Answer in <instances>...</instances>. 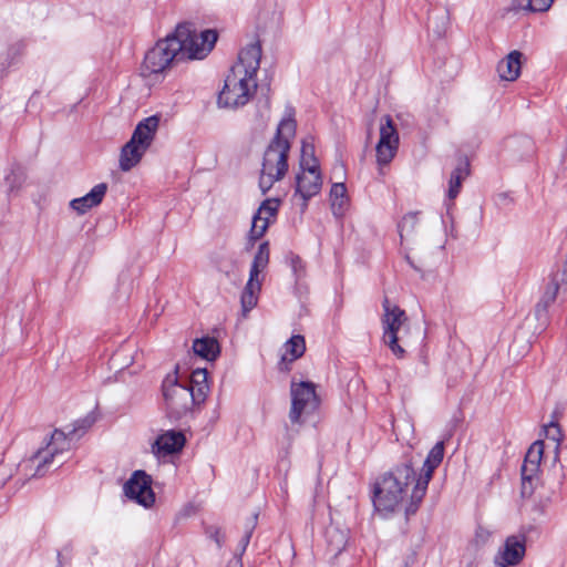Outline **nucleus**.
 <instances>
[{"instance_id": "aec40b11", "label": "nucleus", "mask_w": 567, "mask_h": 567, "mask_svg": "<svg viewBox=\"0 0 567 567\" xmlns=\"http://www.w3.org/2000/svg\"><path fill=\"white\" fill-rule=\"evenodd\" d=\"M268 262L269 246L268 243H262L259 245L258 250L255 255L247 284H260L261 281H264L265 277L262 272L266 269Z\"/></svg>"}, {"instance_id": "7ed1b4c3", "label": "nucleus", "mask_w": 567, "mask_h": 567, "mask_svg": "<svg viewBox=\"0 0 567 567\" xmlns=\"http://www.w3.org/2000/svg\"><path fill=\"white\" fill-rule=\"evenodd\" d=\"M297 124L291 116L280 121L277 132L265 151L259 187L262 193L269 190L275 183L281 181L288 172V153L290 143L296 135Z\"/></svg>"}, {"instance_id": "0eeeda50", "label": "nucleus", "mask_w": 567, "mask_h": 567, "mask_svg": "<svg viewBox=\"0 0 567 567\" xmlns=\"http://www.w3.org/2000/svg\"><path fill=\"white\" fill-rule=\"evenodd\" d=\"M171 34L182 47L179 53L182 61L204 59L213 50L218 39L215 30L196 32L188 24H178Z\"/></svg>"}, {"instance_id": "cd10ccee", "label": "nucleus", "mask_w": 567, "mask_h": 567, "mask_svg": "<svg viewBox=\"0 0 567 567\" xmlns=\"http://www.w3.org/2000/svg\"><path fill=\"white\" fill-rule=\"evenodd\" d=\"M467 165L458 166L452 172L447 192L450 199H454L458 195L462 182L467 176Z\"/></svg>"}, {"instance_id": "6e6552de", "label": "nucleus", "mask_w": 567, "mask_h": 567, "mask_svg": "<svg viewBox=\"0 0 567 567\" xmlns=\"http://www.w3.org/2000/svg\"><path fill=\"white\" fill-rule=\"evenodd\" d=\"M163 395L167 410L174 417H181L195 403H199L195 389L188 383H182L176 374H168L163 382Z\"/></svg>"}, {"instance_id": "f8f14e48", "label": "nucleus", "mask_w": 567, "mask_h": 567, "mask_svg": "<svg viewBox=\"0 0 567 567\" xmlns=\"http://www.w3.org/2000/svg\"><path fill=\"white\" fill-rule=\"evenodd\" d=\"M151 477L142 471H136L124 485L125 495L144 507H151L155 494L151 487Z\"/></svg>"}, {"instance_id": "72a5a7b5", "label": "nucleus", "mask_w": 567, "mask_h": 567, "mask_svg": "<svg viewBox=\"0 0 567 567\" xmlns=\"http://www.w3.org/2000/svg\"><path fill=\"white\" fill-rule=\"evenodd\" d=\"M289 261H290L293 272L297 275L296 279L297 280L300 279L299 274H301L303 271L302 260L298 256L291 255L289 258Z\"/></svg>"}, {"instance_id": "393cba45", "label": "nucleus", "mask_w": 567, "mask_h": 567, "mask_svg": "<svg viewBox=\"0 0 567 567\" xmlns=\"http://www.w3.org/2000/svg\"><path fill=\"white\" fill-rule=\"evenodd\" d=\"M419 226L417 213H408L398 224L401 243H410L416 235Z\"/></svg>"}, {"instance_id": "9d476101", "label": "nucleus", "mask_w": 567, "mask_h": 567, "mask_svg": "<svg viewBox=\"0 0 567 567\" xmlns=\"http://www.w3.org/2000/svg\"><path fill=\"white\" fill-rule=\"evenodd\" d=\"M383 342L390 348L391 352L395 357L401 359L404 357L405 350L403 349V346L398 344L396 333L409 322V318L404 310L389 301L388 298L383 301Z\"/></svg>"}, {"instance_id": "e433bc0d", "label": "nucleus", "mask_w": 567, "mask_h": 567, "mask_svg": "<svg viewBox=\"0 0 567 567\" xmlns=\"http://www.w3.org/2000/svg\"><path fill=\"white\" fill-rule=\"evenodd\" d=\"M561 284H567V254H566V259L564 261V265L561 267V279H560Z\"/></svg>"}, {"instance_id": "c756f323", "label": "nucleus", "mask_w": 567, "mask_h": 567, "mask_svg": "<svg viewBox=\"0 0 567 567\" xmlns=\"http://www.w3.org/2000/svg\"><path fill=\"white\" fill-rule=\"evenodd\" d=\"M545 435L548 440H551L555 442V451L556 454L558 453L559 444L561 442L563 435L560 427L557 423L550 422L548 425L545 426Z\"/></svg>"}, {"instance_id": "a878e982", "label": "nucleus", "mask_w": 567, "mask_h": 567, "mask_svg": "<svg viewBox=\"0 0 567 567\" xmlns=\"http://www.w3.org/2000/svg\"><path fill=\"white\" fill-rule=\"evenodd\" d=\"M185 383H187V381ZM188 385L195 389V394L198 401H204L208 391L206 370L197 369L193 371Z\"/></svg>"}, {"instance_id": "f257e3e1", "label": "nucleus", "mask_w": 567, "mask_h": 567, "mask_svg": "<svg viewBox=\"0 0 567 567\" xmlns=\"http://www.w3.org/2000/svg\"><path fill=\"white\" fill-rule=\"evenodd\" d=\"M443 457L444 442L440 441L429 452L419 475L410 463L398 465L384 474L375 483L373 497L375 509L388 514L404 508L406 517L414 515Z\"/></svg>"}, {"instance_id": "4be33fe9", "label": "nucleus", "mask_w": 567, "mask_h": 567, "mask_svg": "<svg viewBox=\"0 0 567 567\" xmlns=\"http://www.w3.org/2000/svg\"><path fill=\"white\" fill-rule=\"evenodd\" d=\"M331 209L334 216L341 217L349 208V197L343 183H336L330 190Z\"/></svg>"}, {"instance_id": "a211bd4d", "label": "nucleus", "mask_w": 567, "mask_h": 567, "mask_svg": "<svg viewBox=\"0 0 567 567\" xmlns=\"http://www.w3.org/2000/svg\"><path fill=\"white\" fill-rule=\"evenodd\" d=\"M544 454V443L542 441L534 442L528 449L523 466H522V477H523V488H526V482H529L537 475L540 461Z\"/></svg>"}, {"instance_id": "6ab92c4d", "label": "nucleus", "mask_w": 567, "mask_h": 567, "mask_svg": "<svg viewBox=\"0 0 567 567\" xmlns=\"http://www.w3.org/2000/svg\"><path fill=\"white\" fill-rule=\"evenodd\" d=\"M306 351L305 338L300 334L292 336L284 344V353L281 355L280 370L289 371V363L299 359Z\"/></svg>"}, {"instance_id": "20e7f679", "label": "nucleus", "mask_w": 567, "mask_h": 567, "mask_svg": "<svg viewBox=\"0 0 567 567\" xmlns=\"http://www.w3.org/2000/svg\"><path fill=\"white\" fill-rule=\"evenodd\" d=\"M181 45L167 34L146 51L140 66V75L151 84L162 82L176 62L182 61Z\"/></svg>"}, {"instance_id": "423d86ee", "label": "nucleus", "mask_w": 567, "mask_h": 567, "mask_svg": "<svg viewBox=\"0 0 567 567\" xmlns=\"http://www.w3.org/2000/svg\"><path fill=\"white\" fill-rule=\"evenodd\" d=\"M158 124L159 118L156 115L146 117L137 124L131 140L121 150V171L128 172L141 162L155 137Z\"/></svg>"}, {"instance_id": "dca6fc26", "label": "nucleus", "mask_w": 567, "mask_h": 567, "mask_svg": "<svg viewBox=\"0 0 567 567\" xmlns=\"http://www.w3.org/2000/svg\"><path fill=\"white\" fill-rule=\"evenodd\" d=\"M186 442L181 431L168 430L159 434L152 444V453L157 457H165L182 451Z\"/></svg>"}, {"instance_id": "7c9ffc66", "label": "nucleus", "mask_w": 567, "mask_h": 567, "mask_svg": "<svg viewBox=\"0 0 567 567\" xmlns=\"http://www.w3.org/2000/svg\"><path fill=\"white\" fill-rule=\"evenodd\" d=\"M558 290L559 286H546V290L543 292V298L540 302L537 305V310H545L551 302H554L557 297Z\"/></svg>"}, {"instance_id": "f704fd0d", "label": "nucleus", "mask_w": 567, "mask_h": 567, "mask_svg": "<svg viewBox=\"0 0 567 567\" xmlns=\"http://www.w3.org/2000/svg\"><path fill=\"white\" fill-rule=\"evenodd\" d=\"M251 533H252V527L249 528L245 535L243 536L240 543H239V546H240V551H239V556L244 554V551L246 550L249 542H250V537H251Z\"/></svg>"}, {"instance_id": "2f4dec72", "label": "nucleus", "mask_w": 567, "mask_h": 567, "mask_svg": "<svg viewBox=\"0 0 567 567\" xmlns=\"http://www.w3.org/2000/svg\"><path fill=\"white\" fill-rule=\"evenodd\" d=\"M398 344L403 346V349L408 348L411 344V327L410 322H408L404 327H402L396 333Z\"/></svg>"}, {"instance_id": "bb28decb", "label": "nucleus", "mask_w": 567, "mask_h": 567, "mask_svg": "<svg viewBox=\"0 0 567 567\" xmlns=\"http://www.w3.org/2000/svg\"><path fill=\"white\" fill-rule=\"evenodd\" d=\"M261 286H245L241 295V310L243 315L246 316L251 309L257 306Z\"/></svg>"}, {"instance_id": "c85d7f7f", "label": "nucleus", "mask_w": 567, "mask_h": 567, "mask_svg": "<svg viewBox=\"0 0 567 567\" xmlns=\"http://www.w3.org/2000/svg\"><path fill=\"white\" fill-rule=\"evenodd\" d=\"M311 164L318 165V162L313 156V146L311 144L303 143L301 147L300 168L311 167Z\"/></svg>"}, {"instance_id": "4468645a", "label": "nucleus", "mask_w": 567, "mask_h": 567, "mask_svg": "<svg viewBox=\"0 0 567 567\" xmlns=\"http://www.w3.org/2000/svg\"><path fill=\"white\" fill-rule=\"evenodd\" d=\"M525 555V537L513 535L506 538L503 547L495 556L496 567L515 566L520 563Z\"/></svg>"}, {"instance_id": "ddd939ff", "label": "nucleus", "mask_w": 567, "mask_h": 567, "mask_svg": "<svg viewBox=\"0 0 567 567\" xmlns=\"http://www.w3.org/2000/svg\"><path fill=\"white\" fill-rule=\"evenodd\" d=\"M322 186V178L319 166L311 164V167L300 168L296 177V195H299L306 206L307 200L319 194Z\"/></svg>"}, {"instance_id": "473e14b6", "label": "nucleus", "mask_w": 567, "mask_h": 567, "mask_svg": "<svg viewBox=\"0 0 567 567\" xmlns=\"http://www.w3.org/2000/svg\"><path fill=\"white\" fill-rule=\"evenodd\" d=\"M554 0H528L527 8L533 12H544L547 11Z\"/></svg>"}, {"instance_id": "39448f33", "label": "nucleus", "mask_w": 567, "mask_h": 567, "mask_svg": "<svg viewBox=\"0 0 567 567\" xmlns=\"http://www.w3.org/2000/svg\"><path fill=\"white\" fill-rule=\"evenodd\" d=\"M91 423V421L83 420L78 422L69 432L55 430L51 434L50 441L45 447L40 449L30 460V463L35 465L33 476H42L44 474L43 468L47 465L52 464L55 461L61 462V456L70 451L73 441L82 435Z\"/></svg>"}, {"instance_id": "2eb2a0df", "label": "nucleus", "mask_w": 567, "mask_h": 567, "mask_svg": "<svg viewBox=\"0 0 567 567\" xmlns=\"http://www.w3.org/2000/svg\"><path fill=\"white\" fill-rule=\"evenodd\" d=\"M279 204L278 199H266L262 202L252 217L251 228L249 231L251 240H257L264 236L270 223L276 218Z\"/></svg>"}, {"instance_id": "9b49d317", "label": "nucleus", "mask_w": 567, "mask_h": 567, "mask_svg": "<svg viewBox=\"0 0 567 567\" xmlns=\"http://www.w3.org/2000/svg\"><path fill=\"white\" fill-rule=\"evenodd\" d=\"M379 131L380 136L375 145V157L380 174H384L383 169L389 166L398 153L400 137L396 126L389 115L381 118Z\"/></svg>"}, {"instance_id": "f3484780", "label": "nucleus", "mask_w": 567, "mask_h": 567, "mask_svg": "<svg viewBox=\"0 0 567 567\" xmlns=\"http://www.w3.org/2000/svg\"><path fill=\"white\" fill-rule=\"evenodd\" d=\"M107 192V185L100 183L95 185L87 194L74 198L70 202V207L78 214L84 215L90 209L99 206Z\"/></svg>"}, {"instance_id": "5701e85b", "label": "nucleus", "mask_w": 567, "mask_h": 567, "mask_svg": "<svg viewBox=\"0 0 567 567\" xmlns=\"http://www.w3.org/2000/svg\"><path fill=\"white\" fill-rule=\"evenodd\" d=\"M193 350L196 355L208 361L215 360L220 352L217 339L212 337L196 339L193 343Z\"/></svg>"}, {"instance_id": "c9c22d12", "label": "nucleus", "mask_w": 567, "mask_h": 567, "mask_svg": "<svg viewBox=\"0 0 567 567\" xmlns=\"http://www.w3.org/2000/svg\"><path fill=\"white\" fill-rule=\"evenodd\" d=\"M209 535L216 542L217 546L221 547L223 542H224V535L221 534V532L218 528L214 527V528H210Z\"/></svg>"}, {"instance_id": "b1692460", "label": "nucleus", "mask_w": 567, "mask_h": 567, "mask_svg": "<svg viewBox=\"0 0 567 567\" xmlns=\"http://www.w3.org/2000/svg\"><path fill=\"white\" fill-rule=\"evenodd\" d=\"M328 550L332 556H338L348 544V530L330 526L326 532Z\"/></svg>"}, {"instance_id": "412c9836", "label": "nucleus", "mask_w": 567, "mask_h": 567, "mask_svg": "<svg viewBox=\"0 0 567 567\" xmlns=\"http://www.w3.org/2000/svg\"><path fill=\"white\" fill-rule=\"evenodd\" d=\"M520 56V52L513 51L498 63L497 72L502 80L515 81L519 76Z\"/></svg>"}, {"instance_id": "f03ea898", "label": "nucleus", "mask_w": 567, "mask_h": 567, "mask_svg": "<svg viewBox=\"0 0 567 567\" xmlns=\"http://www.w3.org/2000/svg\"><path fill=\"white\" fill-rule=\"evenodd\" d=\"M261 59V45L258 42L246 45L238 55L225 79L218 95L223 107L236 109L246 105L257 90V72Z\"/></svg>"}, {"instance_id": "4c0bfd02", "label": "nucleus", "mask_w": 567, "mask_h": 567, "mask_svg": "<svg viewBox=\"0 0 567 567\" xmlns=\"http://www.w3.org/2000/svg\"><path fill=\"white\" fill-rule=\"evenodd\" d=\"M233 567H241V561H240V558H237L234 563V566Z\"/></svg>"}, {"instance_id": "1a4fd4ad", "label": "nucleus", "mask_w": 567, "mask_h": 567, "mask_svg": "<svg viewBox=\"0 0 567 567\" xmlns=\"http://www.w3.org/2000/svg\"><path fill=\"white\" fill-rule=\"evenodd\" d=\"M291 408L289 420L293 424H300L302 416L312 413L319 406V398L316 393V385L312 382H291Z\"/></svg>"}]
</instances>
